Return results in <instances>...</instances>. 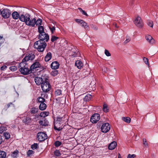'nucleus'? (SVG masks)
Here are the masks:
<instances>
[{
    "instance_id": "f257e3e1",
    "label": "nucleus",
    "mask_w": 158,
    "mask_h": 158,
    "mask_svg": "<svg viewBox=\"0 0 158 158\" xmlns=\"http://www.w3.org/2000/svg\"><path fill=\"white\" fill-rule=\"evenodd\" d=\"M19 68V71L21 74L26 75L31 72L30 69L28 68V65L26 62H22L20 63L18 66Z\"/></svg>"
},
{
    "instance_id": "f03ea898",
    "label": "nucleus",
    "mask_w": 158,
    "mask_h": 158,
    "mask_svg": "<svg viewBox=\"0 0 158 158\" xmlns=\"http://www.w3.org/2000/svg\"><path fill=\"white\" fill-rule=\"evenodd\" d=\"M64 117H58L56 121L54 122V128L55 130L60 131L63 127L61 126L64 121Z\"/></svg>"
},
{
    "instance_id": "7ed1b4c3",
    "label": "nucleus",
    "mask_w": 158,
    "mask_h": 158,
    "mask_svg": "<svg viewBox=\"0 0 158 158\" xmlns=\"http://www.w3.org/2000/svg\"><path fill=\"white\" fill-rule=\"evenodd\" d=\"M41 88L43 91L45 92H48L51 88V86L49 83L47 81L46 78L43 83L41 85Z\"/></svg>"
},
{
    "instance_id": "20e7f679",
    "label": "nucleus",
    "mask_w": 158,
    "mask_h": 158,
    "mask_svg": "<svg viewBox=\"0 0 158 158\" xmlns=\"http://www.w3.org/2000/svg\"><path fill=\"white\" fill-rule=\"evenodd\" d=\"M134 23L137 27L139 28L142 27L143 25L142 20L139 16H138L135 18Z\"/></svg>"
},
{
    "instance_id": "39448f33",
    "label": "nucleus",
    "mask_w": 158,
    "mask_h": 158,
    "mask_svg": "<svg viewBox=\"0 0 158 158\" xmlns=\"http://www.w3.org/2000/svg\"><path fill=\"white\" fill-rule=\"evenodd\" d=\"M75 20L76 22L80 24L81 27H84L85 30H89V26L88 25L87 23L83 20L77 19H75Z\"/></svg>"
},
{
    "instance_id": "423d86ee",
    "label": "nucleus",
    "mask_w": 158,
    "mask_h": 158,
    "mask_svg": "<svg viewBox=\"0 0 158 158\" xmlns=\"http://www.w3.org/2000/svg\"><path fill=\"white\" fill-rule=\"evenodd\" d=\"M11 13L9 9L5 8L2 11L1 15L3 18L7 19L10 16Z\"/></svg>"
},
{
    "instance_id": "0eeeda50",
    "label": "nucleus",
    "mask_w": 158,
    "mask_h": 158,
    "mask_svg": "<svg viewBox=\"0 0 158 158\" xmlns=\"http://www.w3.org/2000/svg\"><path fill=\"white\" fill-rule=\"evenodd\" d=\"M31 17V15L28 14H26L25 15H22L20 16L19 20L22 22H25L26 24L30 20Z\"/></svg>"
},
{
    "instance_id": "6e6552de",
    "label": "nucleus",
    "mask_w": 158,
    "mask_h": 158,
    "mask_svg": "<svg viewBox=\"0 0 158 158\" xmlns=\"http://www.w3.org/2000/svg\"><path fill=\"white\" fill-rule=\"evenodd\" d=\"M110 129V126L108 123H103L101 127L102 132L103 133H107Z\"/></svg>"
},
{
    "instance_id": "1a4fd4ad",
    "label": "nucleus",
    "mask_w": 158,
    "mask_h": 158,
    "mask_svg": "<svg viewBox=\"0 0 158 158\" xmlns=\"http://www.w3.org/2000/svg\"><path fill=\"white\" fill-rule=\"evenodd\" d=\"M37 137L40 141H42L47 139V135L43 132H40L37 134Z\"/></svg>"
},
{
    "instance_id": "9d476101",
    "label": "nucleus",
    "mask_w": 158,
    "mask_h": 158,
    "mask_svg": "<svg viewBox=\"0 0 158 158\" xmlns=\"http://www.w3.org/2000/svg\"><path fill=\"white\" fill-rule=\"evenodd\" d=\"M100 119V115L98 113L94 114L91 117L90 121L93 123H97Z\"/></svg>"
},
{
    "instance_id": "9b49d317",
    "label": "nucleus",
    "mask_w": 158,
    "mask_h": 158,
    "mask_svg": "<svg viewBox=\"0 0 158 158\" xmlns=\"http://www.w3.org/2000/svg\"><path fill=\"white\" fill-rule=\"evenodd\" d=\"M39 39L40 40L42 41L45 40V41L47 42L49 40V37L48 35L44 32L39 34Z\"/></svg>"
},
{
    "instance_id": "f8f14e48",
    "label": "nucleus",
    "mask_w": 158,
    "mask_h": 158,
    "mask_svg": "<svg viewBox=\"0 0 158 158\" xmlns=\"http://www.w3.org/2000/svg\"><path fill=\"white\" fill-rule=\"evenodd\" d=\"M44 79H43L42 77H36L35 78V81L37 85H41L42 83H43Z\"/></svg>"
},
{
    "instance_id": "ddd939ff",
    "label": "nucleus",
    "mask_w": 158,
    "mask_h": 158,
    "mask_svg": "<svg viewBox=\"0 0 158 158\" xmlns=\"http://www.w3.org/2000/svg\"><path fill=\"white\" fill-rule=\"evenodd\" d=\"M35 57V56L33 54H29L27 56H25L22 60V62H26L30 60H32Z\"/></svg>"
},
{
    "instance_id": "4468645a",
    "label": "nucleus",
    "mask_w": 158,
    "mask_h": 158,
    "mask_svg": "<svg viewBox=\"0 0 158 158\" xmlns=\"http://www.w3.org/2000/svg\"><path fill=\"white\" fill-rule=\"evenodd\" d=\"M36 19L35 18L30 19V20L27 22V23L26 24L27 25L31 26L32 27H34L35 25Z\"/></svg>"
},
{
    "instance_id": "2eb2a0df",
    "label": "nucleus",
    "mask_w": 158,
    "mask_h": 158,
    "mask_svg": "<svg viewBox=\"0 0 158 158\" xmlns=\"http://www.w3.org/2000/svg\"><path fill=\"white\" fill-rule=\"evenodd\" d=\"M59 64L58 62L54 61L52 63L51 67L52 69H56L59 68Z\"/></svg>"
},
{
    "instance_id": "dca6fc26",
    "label": "nucleus",
    "mask_w": 158,
    "mask_h": 158,
    "mask_svg": "<svg viewBox=\"0 0 158 158\" xmlns=\"http://www.w3.org/2000/svg\"><path fill=\"white\" fill-rule=\"evenodd\" d=\"M46 43L44 41L39 40L35 42L34 44V47L35 48H38L40 47L41 45H43L44 43Z\"/></svg>"
},
{
    "instance_id": "f3484780",
    "label": "nucleus",
    "mask_w": 158,
    "mask_h": 158,
    "mask_svg": "<svg viewBox=\"0 0 158 158\" xmlns=\"http://www.w3.org/2000/svg\"><path fill=\"white\" fill-rule=\"evenodd\" d=\"M40 67V64L38 62H35L30 67L31 71L33 70V69L36 68Z\"/></svg>"
},
{
    "instance_id": "a211bd4d",
    "label": "nucleus",
    "mask_w": 158,
    "mask_h": 158,
    "mask_svg": "<svg viewBox=\"0 0 158 158\" xmlns=\"http://www.w3.org/2000/svg\"><path fill=\"white\" fill-rule=\"evenodd\" d=\"M146 39L150 44H152L154 43L155 40L151 35H147L146 36Z\"/></svg>"
},
{
    "instance_id": "6ab92c4d",
    "label": "nucleus",
    "mask_w": 158,
    "mask_h": 158,
    "mask_svg": "<svg viewBox=\"0 0 158 158\" xmlns=\"http://www.w3.org/2000/svg\"><path fill=\"white\" fill-rule=\"evenodd\" d=\"M117 145V143L115 141L111 142L108 146V149L112 150L114 149Z\"/></svg>"
},
{
    "instance_id": "aec40b11",
    "label": "nucleus",
    "mask_w": 158,
    "mask_h": 158,
    "mask_svg": "<svg viewBox=\"0 0 158 158\" xmlns=\"http://www.w3.org/2000/svg\"><path fill=\"white\" fill-rule=\"evenodd\" d=\"M46 46V43H44L43 44V45H41L40 47H39L38 48H35L37 49L39 52H43L44 51Z\"/></svg>"
},
{
    "instance_id": "412c9836",
    "label": "nucleus",
    "mask_w": 158,
    "mask_h": 158,
    "mask_svg": "<svg viewBox=\"0 0 158 158\" xmlns=\"http://www.w3.org/2000/svg\"><path fill=\"white\" fill-rule=\"evenodd\" d=\"M75 65L78 68L80 69L83 67V64L81 61L79 60H77L76 61Z\"/></svg>"
},
{
    "instance_id": "4be33fe9",
    "label": "nucleus",
    "mask_w": 158,
    "mask_h": 158,
    "mask_svg": "<svg viewBox=\"0 0 158 158\" xmlns=\"http://www.w3.org/2000/svg\"><path fill=\"white\" fill-rule=\"evenodd\" d=\"M12 16L13 18L15 19H17L18 18L19 19L20 17L19 14L17 11L14 12L12 14Z\"/></svg>"
},
{
    "instance_id": "5701e85b",
    "label": "nucleus",
    "mask_w": 158,
    "mask_h": 158,
    "mask_svg": "<svg viewBox=\"0 0 158 158\" xmlns=\"http://www.w3.org/2000/svg\"><path fill=\"white\" fill-rule=\"evenodd\" d=\"M52 58V53L51 52H48L44 57L45 60L46 61H48Z\"/></svg>"
},
{
    "instance_id": "b1692460",
    "label": "nucleus",
    "mask_w": 158,
    "mask_h": 158,
    "mask_svg": "<svg viewBox=\"0 0 158 158\" xmlns=\"http://www.w3.org/2000/svg\"><path fill=\"white\" fill-rule=\"evenodd\" d=\"M46 107V105L44 103H40L39 106L40 109L41 110H45Z\"/></svg>"
},
{
    "instance_id": "393cba45",
    "label": "nucleus",
    "mask_w": 158,
    "mask_h": 158,
    "mask_svg": "<svg viewBox=\"0 0 158 158\" xmlns=\"http://www.w3.org/2000/svg\"><path fill=\"white\" fill-rule=\"evenodd\" d=\"M49 113L48 112L43 111L40 113V116L41 117L44 118L49 115Z\"/></svg>"
},
{
    "instance_id": "a878e982",
    "label": "nucleus",
    "mask_w": 158,
    "mask_h": 158,
    "mask_svg": "<svg viewBox=\"0 0 158 158\" xmlns=\"http://www.w3.org/2000/svg\"><path fill=\"white\" fill-rule=\"evenodd\" d=\"M91 98L92 96L90 94H87L84 98V100L86 102L88 101L91 100Z\"/></svg>"
},
{
    "instance_id": "bb28decb",
    "label": "nucleus",
    "mask_w": 158,
    "mask_h": 158,
    "mask_svg": "<svg viewBox=\"0 0 158 158\" xmlns=\"http://www.w3.org/2000/svg\"><path fill=\"white\" fill-rule=\"evenodd\" d=\"M122 120L125 122L127 123H129L131 122V118H130L127 117H123L122 118Z\"/></svg>"
},
{
    "instance_id": "cd10ccee",
    "label": "nucleus",
    "mask_w": 158,
    "mask_h": 158,
    "mask_svg": "<svg viewBox=\"0 0 158 158\" xmlns=\"http://www.w3.org/2000/svg\"><path fill=\"white\" fill-rule=\"evenodd\" d=\"M31 119L29 117H27L24 118L23 121L26 124H29L31 122Z\"/></svg>"
},
{
    "instance_id": "c85d7f7f",
    "label": "nucleus",
    "mask_w": 158,
    "mask_h": 158,
    "mask_svg": "<svg viewBox=\"0 0 158 158\" xmlns=\"http://www.w3.org/2000/svg\"><path fill=\"white\" fill-rule=\"evenodd\" d=\"M19 153V151L16 150L14 151L12 154V156L13 158H16L18 156V154Z\"/></svg>"
},
{
    "instance_id": "c756f323",
    "label": "nucleus",
    "mask_w": 158,
    "mask_h": 158,
    "mask_svg": "<svg viewBox=\"0 0 158 158\" xmlns=\"http://www.w3.org/2000/svg\"><path fill=\"white\" fill-rule=\"evenodd\" d=\"M6 156V153L4 151H0V158H5Z\"/></svg>"
},
{
    "instance_id": "7c9ffc66",
    "label": "nucleus",
    "mask_w": 158,
    "mask_h": 158,
    "mask_svg": "<svg viewBox=\"0 0 158 158\" xmlns=\"http://www.w3.org/2000/svg\"><path fill=\"white\" fill-rule=\"evenodd\" d=\"M38 32L39 33V34L43 32H44V28L42 26H39L38 27Z\"/></svg>"
},
{
    "instance_id": "2f4dec72",
    "label": "nucleus",
    "mask_w": 158,
    "mask_h": 158,
    "mask_svg": "<svg viewBox=\"0 0 158 158\" xmlns=\"http://www.w3.org/2000/svg\"><path fill=\"white\" fill-rule=\"evenodd\" d=\"M39 123L40 125L43 126H45L48 125V123H47L45 120H40L39 121Z\"/></svg>"
},
{
    "instance_id": "473e14b6",
    "label": "nucleus",
    "mask_w": 158,
    "mask_h": 158,
    "mask_svg": "<svg viewBox=\"0 0 158 158\" xmlns=\"http://www.w3.org/2000/svg\"><path fill=\"white\" fill-rule=\"evenodd\" d=\"M38 110L37 108L33 107L31 109V112L32 114H35L38 112Z\"/></svg>"
},
{
    "instance_id": "72a5a7b5",
    "label": "nucleus",
    "mask_w": 158,
    "mask_h": 158,
    "mask_svg": "<svg viewBox=\"0 0 158 158\" xmlns=\"http://www.w3.org/2000/svg\"><path fill=\"white\" fill-rule=\"evenodd\" d=\"M103 110L105 113H107L109 111L107 106L106 104H104L103 105Z\"/></svg>"
},
{
    "instance_id": "f704fd0d",
    "label": "nucleus",
    "mask_w": 158,
    "mask_h": 158,
    "mask_svg": "<svg viewBox=\"0 0 158 158\" xmlns=\"http://www.w3.org/2000/svg\"><path fill=\"white\" fill-rule=\"evenodd\" d=\"M3 135L5 139H8L10 137V135L8 132H5L4 133Z\"/></svg>"
},
{
    "instance_id": "c9c22d12",
    "label": "nucleus",
    "mask_w": 158,
    "mask_h": 158,
    "mask_svg": "<svg viewBox=\"0 0 158 158\" xmlns=\"http://www.w3.org/2000/svg\"><path fill=\"white\" fill-rule=\"evenodd\" d=\"M148 25L150 27L152 28L153 26V22L150 20H148L147 21Z\"/></svg>"
},
{
    "instance_id": "e433bc0d",
    "label": "nucleus",
    "mask_w": 158,
    "mask_h": 158,
    "mask_svg": "<svg viewBox=\"0 0 158 158\" xmlns=\"http://www.w3.org/2000/svg\"><path fill=\"white\" fill-rule=\"evenodd\" d=\"M54 154L56 156H59L60 155L61 153L59 150H56L54 151Z\"/></svg>"
},
{
    "instance_id": "4c0bfd02",
    "label": "nucleus",
    "mask_w": 158,
    "mask_h": 158,
    "mask_svg": "<svg viewBox=\"0 0 158 158\" xmlns=\"http://www.w3.org/2000/svg\"><path fill=\"white\" fill-rule=\"evenodd\" d=\"M143 61L145 63V64L146 65H148L149 67V64L148 63V59L147 58L144 57L143 58Z\"/></svg>"
},
{
    "instance_id": "58836bf2",
    "label": "nucleus",
    "mask_w": 158,
    "mask_h": 158,
    "mask_svg": "<svg viewBox=\"0 0 158 158\" xmlns=\"http://www.w3.org/2000/svg\"><path fill=\"white\" fill-rule=\"evenodd\" d=\"M62 143L61 142L59 141H57L54 143V145L56 147H58L60 146Z\"/></svg>"
},
{
    "instance_id": "ea45409f",
    "label": "nucleus",
    "mask_w": 158,
    "mask_h": 158,
    "mask_svg": "<svg viewBox=\"0 0 158 158\" xmlns=\"http://www.w3.org/2000/svg\"><path fill=\"white\" fill-rule=\"evenodd\" d=\"M38 102L40 103H44L45 99L43 98L40 97L38 98Z\"/></svg>"
},
{
    "instance_id": "a19ab883",
    "label": "nucleus",
    "mask_w": 158,
    "mask_h": 158,
    "mask_svg": "<svg viewBox=\"0 0 158 158\" xmlns=\"http://www.w3.org/2000/svg\"><path fill=\"white\" fill-rule=\"evenodd\" d=\"M61 91L60 89H57L55 91V94L56 95H60L61 94Z\"/></svg>"
},
{
    "instance_id": "79ce46f5",
    "label": "nucleus",
    "mask_w": 158,
    "mask_h": 158,
    "mask_svg": "<svg viewBox=\"0 0 158 158\" xmlns=\"http://www.w3.org/2000/svg\"><path fill=\"white\" fill-rule=\"evenodd\" d=\"M42 21V20L40 19H38L37 21L36 20L35 24H36L37 26L40 25H41Z\"/></svg>"
},
{
    "instance_id": "37998d69",
    "label": "nucleus",
    "mask_w": 158,
    "mask_h": 158,
    "mask_svg": "<svg viewBox=\"0 0 158 158\" xmlns=\"http://www.w3.org/2000/svg\"><path fill=\"white\" fill-rule=\"evenodd\" d=\"M38 147V144L36 143H34L33 144L31 145V148L33 150H35Z\"/></svg>"
},
{
    "instance_id": "c03bdc74",
    "label": "nucleus",
    "mask_w": 158,
    "mask_h": 158,
    "mask_svg": "<svg viewBox=\"0 0 158 158\" xmlns=\"http://www.w3.org/2000/svg\"><path fill=\"white\" fill-rule=\"evenodd\" d=\"M34 153V152L32 150H29L27 152V155L28 156H30Z\"/></svg>"
},
{
    "instance_id": "a18cd8bd",
    "label": "nucleus",
    "mask_w": 158,
    "mask_h": 158,
    "mask_svg": "<svg viewBox=\"0 0 158 158\" xmlns=\"http://www.w3.org/2000/svg\"><path fill=\"white\" fill-rule=\"evenodd\" d=\"M6 130V127H0V134H2Z\"/></svg>"
},
{
    "instance_id": "49530a36",
    "label": "nucleus",
    "mask_w": 158,
    "mask_h": 158,
    "mask_svg": "<svg viewBox=\"0 0 158 158\" xmlns=\"http://www.w3.org/2000/svg\"><path fill=\"white\" fill-rule=\"evenodd\" d=\"M143 144L145 147H146V148L148 147V144L146 141V139H143Z\"/></svg>"
},
{
    "instance_id": "de8ad7c7",
    "label": "nucleus",
    "mask_w": 158,
    "mask_h": 158,
    "mask_svg": "<svg viewBox=\"0 0 158 158\" xmlns=\"http://www.w3.org/2000/svg\"><path fill=\"white\" fill-rule=\"evenodd\" d=\"M130 37L128 36H127L126 37V39L124 42V43L125 44H126L128 42H129L130 41Z\"/></svg>"
},
{
    "instance_id": "09e8293b",
    "label": "nucleus",
    "mask_w": 158,
    "mask_h": 158,
    "mask_svg": "<svg viewBox=\"0 0 158 158\" xmlns=\"http://www.w3.org/2000/svg\"><path fill=\"white\" fill-rule=\"evenodd\" d=\"M58 39V38L57 37L55 36H52V38H51V40L52 42H53Z\"/></svg>"
},
{
    "instance_id": "8fccbe9b",
    "label": "nucleus",
    "mask_w": 158,
    "mask_h": 158,
    "mask_svg": "<svg viewBox=\"0 0 158 158\" xmlns=\"http://www.w3.org/2000/svg\"><path fill=\"white\" fill-rule=\"evenodd\" d=\"M90 26L91 28L94 30L96 31L98 29V27L94 25L93 24H91Z\"/></svg>"
},
{
    "instance_id": "3c124183",
    "label": "nucleus",
    "mask_w": 158,
    "mask_h": 158,
    "mask_svg": "<svg viewBox=\"0 0 158 158\" xmlns=\"http://www.w3.org/2000/svg\"><path fill=\"white\" fill-rule=\"evenodd\" d=\"M49 29L51 31V32L52 33H53L54 31L55 30V27L54 26L51 27L50 26L49 27Z\"/></svg>"
},
{
    "instance_id": "603ef678",
    "label": "nucleus",
    "mask_w": 158,
    "mask_h": 158,
    "mask_svg": "<svg viewBox=\"0 0 158 158\" xmlns=\"http://www.w3.org/2000/svg\"><path fill=\"white\" fill-rule=\"evenodd\" d=\"M78 9L81 12H82L83 15L87 16H88V15L86 13L84 10H83L81 8H78Z\"/></svg>"
},
{
    "instance_id": "864d4df0",
    "label": "nucleus",
    "mask_w": 158,
    "mask_h": 158,
    "mask_svg": "<svg viewBox=\"0 0 158 158\" xmlns=\"http://www.w3.org/2000/svg\"><path fill=\"white\" fill-rule=\"evenodd\" d=\"M105 54L106 56H110L111 55V54L109 51L106 49L105 50Z\"/></svg>"
},
{
    "instance_id": "5fc2aeb1",
    "label": "nucleus",
    "mask_w": 158,
    "mask_h": 158,
    "mask_svg": "<svg viewBox=\"0 0 158 158\" xmlns=\"http://www.w3.org/2000/svg\"><path fill=\"white\" fill-rule=\"evenodd\" d=\"M10 69L12 71H14L17 69V67L15 66L10 67Z\"/></svg>"
},
{
    "instance_id": "6e6d98bb",
    "label": "nucleus",
    "mask_w": 158,
    "mask_h": 158,
    "mask_svg": "<svg viewBox=\"0 0 158 158\" xmlns=\"http://www.w3.org/2000/svg\"><path fill=\"white\" fill-rule=\"evenodd\" d=\"M135 156V154L131 155L129 154L127 156V158H134Z\"/></svg>"
},
{
    "instance_id": "4d7b16f0",
    "label": "nucleus",
    "mask_w": 158,
    "mask_h": 158,
    "mask_svg": "<svg viewBox=\"0 0 158 158\" xmlns=\"http://www.w3.org/2000/svg\"><path fill=\"white\" fill-rule=\"evenodd\" d=\"M58 74V72L57 71L55 70L52 72V74L53 76H55Z\"/></svg>"
},
{
    "instance_id": "13d9d810",
    "label": "nucleus",
    "mask_w": 158,
    "mask_h": 158,
    "mask_svg": "<svg viewBox=\"0 0 158 158\" xmlns=\"http://www.w3.org/2000/svg\"><path fill=\"white\" fill-rule=\"evenodd\" d=\"M7 68V67L6 66L3 65L1 67L0 69L1 70H4V69H6Z\"/></svg>"
},
{
    "instance_id": "bf43d9fd",
    "label": "nucleus",
    "mask_w": 158,
    "mask_h": 158,
    "mask_svg": "<svg viewBox=\"0 0 158 158\" xmlns=\"http://www.w3.org/2000/svg\"><path fill=\"white\" fill-rule=\"evenodd\" d=\"M107 69H108L106 68H104L102 69V71L103 72L106 73L107 71Z\"/></svg>"
},
{
    "instance_id": "052dcab7",
    "label": "nucleus",
    "mask_w": 158,
    "mask_h": 158,
    "mask_svg": "<svg viewBox=\"0 0 158 158\" xmlns=\"http://www.w3.org/2000/svg\"><path fill=\"white\" fill-rule=\"evenodd\" d=\"M12 103L11 102H10L9 103H8L7 105V106H6V107H6V108H8L10 106V105H12Z\"/></svg>"
},
{
    "instance_id": "680f3d73",
    "label": "nucleus",
    "mask_w": 158,
    "mask_h": 158,
    "mask_svg": "<svg viewBox=\"0 0 158 158\" xmlns=\"http://www.w3.org/2000/svg\"><path fill=\"white\" fill-rule=\"evenodd\" d=\"M2 142V136L0 135V144H1Z\"/></svg>"
},
{
    "instance_id": "e2e57ef3",
    "label": "nucleus",
    "mask_w": 158,
    "mask_h": 158,
    "mask_svg": "<svg viewBox=\"0 0 158 158\" xmlns=\"http://www.w3.org/2000/svg\"><path fill=\"white\" fill-rule=\"evenodd\" d=\"M132 2H131L130 3V5L131 6H132Z\"/></svg>"
},
{
    "instance_id": "0e129e2a",
    "label": "nucleus",
    "mask_w": 158,
    "mask_h": 158,
    "mask_svg": "<svg viewBox=\"0 0 158 158\" xmlns=\"http://www.w3.org/2000/svg\"><path fill=\"white\" fill-rule=\"evenodd\" d=\"M119 156H118V158H121V156H120V155L119 154H118Z\"/></svg>"
},
{
    "instance_id": "69168bd1",
    "label": "nucleus",
    "mask_w": 158,
    "mask_h": 158,
    "mask_svg": "<svg viewBox=\"0 0 158 158\" xmlns=\"http://www.w3.org/2000/svg\"><path fill=\"white\" fill-rule=\"evenodd\" d=\"M2 11L0 10V15L1 14Z\"/></svg>"
},
{
    "instance_id": "338daca9",
    "label": "nucleus",
    "mask_w": 158,
    "mask_h": 158,
    "mask_svg": "<svg viewBox=\"0 0 158 158\" xmlns=\"http://www.w3.org/2000/svg\"><path fill=\"white\" fill-rule=\"evenodd\" d=\"M0 38L1 39H2V37H1V36H0Z\"/></svg>"
}]
</instances>
